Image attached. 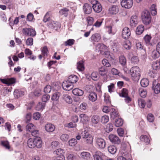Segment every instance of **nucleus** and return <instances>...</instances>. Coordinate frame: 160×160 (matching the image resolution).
Here are the masks:
<instances>
[{"instance_id": "9", "label": "nucleus", "mask_w": 160, "mask_h": 160, "mask_svg": "<svg viewBox=\"0 0 160 160\" xmlns=\"http://www.w3.org/2000/svg\"><path fill=\"white\" fill-rule=\"evenodd\" d=\"M92 8L94 11L96 12H100L102 9V7L100 2L97 1H95V3L93 4Z\"/></svg>"}, {"instance_id": "13", "label": "nucleus", "mask_w": 160, "mask_h": 160, "mask_svg": "<svg viewBox=\"0 0 160 160\" xmlns=\"http://www.w3.org/2000/svg\"><path fill=\"white\" fill-rule=\"evenodd\" d=\"M138 22V17L136 15H133L131 17L130 21V25L133 27H135Z\"/></svg>"}, {"instance_id": "35", "label": "nucleus", "mask_w": 160, "mask_h": 160, "mask_svg": "<svg viewBox=\"0 0 160 160\" xmlns=\"http://www.w3.org/2000/svg\"><path fill=\"white\" fill-rule=\"evenodd\" d=\"M42 54L43 57L47 56L49 52L48 48L46 46L42 47L41 49Z\"/></svg>"}, {"instance_id": "11", "label": "nucleus", "mask_w": 160, "mask_h": 160, "mask_svg": "<svg viewBox=\"0 0 160 160\" xmlns=\"http://www.w3.org/2000/svg\"><path fill=\"white\" fill-rule=\"evenodd\" d=\"M1 81L4 84L10 85L15 83L16 79L14 78H11L7 79H1Z\"/></svg>"}, {"instance_id": "17", "label": "nucleus", "mask_w": 160, "mask_h": 160, "mask_svg": "<svg viewBox=\"0 0 160 160\" xmlns=\"http://www.w3.org/2000/svg\"><path fill=\"white\" fill-rule=\"evenodd\" d=\"M93 160H104L103 154L100 152H97L93 156Z\"/></svg>"}, {"instance_id": "62", "label": "nucleus", "mask_w": 160, "mask_h": 160, "mask_svg": "<svg viewBox=\"0 0 160 160\" xmlns=\"http://www.w3.org/2000/svg\"><path fill=\"white\" fill-rule=\"evenodd\" d=\"M77 141L75 139L72 138L68 141L69 145L70 146H74L77 144Z\"/></svg>"}, {"instance_id": "23", "label": "nucleus", "mask_w": 160, "mask_h": 160, "mask_svg": "<svg viewBox=\"0 0 160 160\" xmlns=\"http://www.w3.org/2000/svg\"><path fill=\"white\" fill-rule=\"evenodd\" d=\"M68 80L73 84L74 83H76L78 81V78L75 75H72L68 77Z\"/></svg>"}, {"instance_id": "48", "label": "nucleus", "mask_w": 160, "mask_h": 160, "mask_svg": "<svg viewBox=\"0 0 160 160\" xmlns=\"http://www.w3.org/2000/svg\"><path fill=\"white\" fill-rule=\"evenodd\" d=\"M156 7V5L153 4L151 6L150 8L151 13L152 16H155L156 15L157 13Z\"/></svg>"}, {"instance_id": "59", "label": "nucleus", "mask_w": 160, "mask_h": 160, "mask_svg": "<svg viewBox=\"0 0 160 160\" xmlns=\"http://www.w3.org/2000/svg\"><path fill=\"white\" fill-rule=\"evenodd\" d=\"M54 153L56 155V156H61V155H64V152L63 150L59 148L57 149L54 152Z\"/></svg>"}, {"instance_id": "34", "label": "nucleus", "mask_w": 160, "mask_h": 160, "mask_svg": "<svg viewBox=\"0 0 160 160\" xmlns=\"http://www.w3.org/2000/svg\"><path fill=\"white\" fill-rule=\"evenodd\" d=\"M128 90L126 88H123L121 90V92L119 93V95L121 97H124L128 95Z\"/></svg>"}, {"instance_id": "7", "label": "nucleus", "mask_w": 160, "mask_h": 160, "mask_svg": "<svg viewBox=\"0 0 160 160\" xmlns=\"http://www.w3.org/2000/svg\"><path fill=\"white\" fill-rule=\"evenodd\" d=\"M131 32L129 28L127 27L124 28L122 32V38L125 39H127L129 38Z\"/></svg>"}, {"instance_id": "21", "label": "nucleus", "mask_w": 160, "mask_h": 160, "mask_svg": "<svg viewBox=\"0 0 160 160\" xmlns=\"http://www.w3.org/2000/svg\"><path fill=\"white\" fill-rule=\"evenodd\" d=\"M91 157L90 154L87 152H82L80 154L81 158L84 160H88Z\"/></svg>"}, {"instance_id": "44", "label": "nucleus", "mask_w": 160, "mask_h": 160, "mask_svg": "<svg viewBox=\"0 0 160 160\" xmlns=\"http://www.w3.org/2000/svg\"><path fill=\"white\" fill-rule=\"evenodd\" d=\"M60 93L58 92H56L54 93L51 99L53 101L58 100L60 96Z\"/></svg>"}, {"instance_id": "30", "label": "nucleus", "mask_w": 160, "mask_h": 160, "mask_svg": "<svg viewBox=\"0 0 160 160\" xmlns=\"http://www.w3.org/2000/svg\"><path fill=\"white\" fill-rule=\"evenodd\" d=\"M82 61H80L77 63V68L79 71H82L84 70L85 67Z\"/></svg>"}, {"instance_id": "58", "label": "nucleus", "mask_w": 160, "mask_h": 160, "mask_svg": "<svg viewBox=\"0 0 160 160\" xmlns=\"http://www.w3.org/2000/svg\"><path fill=\"white\" fill-rule=\"evenodd\" d=\"M97 47L100 51H102L103 50H105L107 48V46L103 44H98Z\"/></svg>"}, {"instance_id": "63", "label": "nucleus", "mask_w": 160, "mask_h": 160, "mask_svg": "<svg viewBox=\"0 0 160 160\" xmlns=\"http://www.w3.org/2000/svg\"><path fill=\"white\" fill-rule=\"evenodd\" d=\"M1 144L2 146L4 147L6 149H9L10 147L9 142L7 141H2Z\"/></svg>"}, {"instance_id": "38", "label": "nucleus", "mask_w": 160, "mask_h": 160, "mask_svg": "<svg viewBox=\"0 0 160 160\" xmlns=\"http://www.w3.org/2000/svg\"><path fill=\"white\" fill-rule=\"evenodd\" d=\"M63 99L68 103H71L72 102V99L70 96L68 94L63 95Z\"/></svg>"}, {"instance_id": "39", "label": "nucleus", "mask_w": 160, "mask_h": 160, "mask_svg": "<svg viewBox=\"0 0 160 160\" xmlns=\"http://www.w3.org/2000/svg\"><path fill=\"white\" fill-rule=\"evenodd\" d=\"M122 45L124 47L127 49H130L132 46L131 43L129 40L124 42Z\"/></svg>"}, {"instance_id": "22", "label": "nucleus", "mask_w": 160, "mask_h": 160, "mask_svg": "<svg viewBox=\"0 0 160 160\" xmlns=\"http://www.w3.org/2000/svg\"><path fill=\"white\" fill-rule=\"evenodd\" d=\"M150 57L153 59H156L160 56V53L158 52L157 50H153L151 53H150Z\"/></svg>"}, {"instance_id": "51", "label": "nucleus", "mask_w": 160, "mask_h": 160, "mask_svg": "<svg viewBox=\"0 0 160 160\" xmlns=\"http://www.w3.org/2000/svg\"><path fill=\"white\" fill-rule=\"evenodd\" d=\"M69 136L67 134H63L60 136V139L63 142H67L69 138Z\"/></svg>"}, {"instance_id": "28", "label": "nucleus", "mask_w": 160, "mask_h": 160, "mask_svg": "<svg viewBox=\"0 0 160 160\" xmlns=\"http://www.w3.org/2000/svg\"><path fill=\"white\" fill-rule=\"evenodd\" d=\"M111 118L114 119L118 115V113L114 108H112L110 110Z\"/></svg>"}, {"instance_id": "6", "label": "nucleus", "mask_w": 160, "mask_h": 160, "mask_svg": "<svg viewBox=\"0 0 160 160\" xmlns=\"http://www.w3.org/2000/svg\"><path fill=\"white\" fill-rule=\"evenodd\" d=\"M121 4L122 7L126 8H130L132 6L133 1V0H122Z\"/></svg>"}, {"instance_id": "41", "label": "nucleus", "mask_w": 160, "mask_h": 160, "mask_svg": "<svg viewBox=\"0 0 160 160\" xmlns=\"http://www.w3.org/2000/svg\"><path fill=\"white\" fill-rule=\"evenodd\" d=\"M108 150L110 153L112 154H115L117 151L116 147L113 145L109 146L108 147Z\"/></svg>"}, {"instance_id": "56", "label": "nucleus", "mask_w": 160, "mask_h": 160, "mask_svg": "<svg viewBox=\"0 0 160 160\" xmlns=\"http://www.w3.org/2000/svg\"><path fill=\"white\" fill-rule=\"evenodd\" d=\"M113 129V126L112 124L109 123L107 124L106 128V131L109 132L112 131Z\"/></svg>"}, {"instance_id": "50", "label": "nucleus", "mask_w": 160, "mask_h": 160, "mask_svg": "<svg viewBox=\"0 0 160 160\" xmlns=\"http://www.w3.org/2000/svg\"><path fill=\"white\" fill-rule=\"evenodd\" d=\"M138 104L140 108H143L145 107L146 102L143 99L139 98L138 99Z\"/></svg>"}, {"instance_id": "16", "label": "nucleus", "mask_w": 160, "mask_h": 160, "mask_svg": "<svg viewBox=\"0 0 160 160\" xmlns=\"http://www.w3.org/2000/svg\"><path fill=\"white\" fill-rule=\"evenodd\" d=\"M101 39L99 33H96L93 34L91 37V41L93 42H98Z\"/></svg>"}, {"instance_id": "4", "label": "nucleus", "mask_w": 160, "mask_h": 160, "mask_svg": "<svg viewBox=\"0 0 160 160\" xmlns=\"http://www.w3.org/2000/svg\"><path fill=\"white\" fill-rule=\"evenodd\" d=\"M48 25L50 28L54 29L56 31L59 29L61 27V24L59 22L52 20L49 21Z\"/></svg>"}, {"instance_id": "55", "label": "nucleus", "mask_w": 160, "mask_h": 160, "mask_svg": "<svg viewBox=\"0 0 160 160\" xmlns=\"http://www.w3.org/2000/svg\"><path fill=\"white\" fill-rule=\"evenodd\" d=\"M75 42L74 40L73 39H69L64 42V45L65 46H71L74 44Z\"/></svg>"}, {"instance_id": "61", "label": "nucleus", "mask_w": 160, "mask_h": 160, "mask_svg": "<svg viewBox=\"0 0 160 160\" xmlns=\"http://www.w3.org/2000/svg\"><path fill=\"white\" fill-rule=\"evenodd\" d=\"M86 20L88 23V26H91L92 25L94 19L92 17H87Z\"/></svg>"}, {"instance_id": "45", "label": "nucleus", "mask_w": 160, "mask_h": 160, "mask_svg": "<svg viewBox=\"0 0 160 160\" xmlns=\"http://www.w3.org/2000/svg\"><path fill=\"white\" fill-rule=\"evenodd\" d=\"M123 123V121L121 118H118L116 119L115 122V125L116 127H119L122 126Z\"/></svg>"}, {"instance_id": "53", "label": "nucleus", "mask_w": 160, "mask_h": 160, "mask_svg": "<svg viewBox=\"0 0 160 160\" xmlns=\"http://www.w3.org/2000/svg\"><path fill=\"white\" fill-rule=\"evenodd\" d=\"M82 122H86L88 121V117L85 114H81L79 116Z\"/></svg>"}, {"instance_id": "15", "label": "nucleus", "mask_w": 160, "mask_h": 160, "mask_svg": "<svg viewBox=\"0 0 160 160\" xmlns=\"http://www.w3.org/2000/svg\"><path fill=\"white\" fill-rule=\"evenodd\" d=\"M156 81V80L153 81V86L152 88L154 90V92L156 94H158L160 92V84L158 83H157Z\"/></svg>"}, {"instance_id": "20", "label": "nucleus", "mask_w": 160, "mask_h": 160, "mask_svg": "<svg viewBox=\"0 0 160 160\" xmlns=\"http://www.w3.org/2000/svg\"><path fill=\"white\" fill-rule=\"evenodd\" d=\"M119 11L118 7L117 6L112 5L109 9V12L111 14H116Z\"/></svg>"}, {"instance_id": "29", "label": "nucleus", "mask_w": 160, "mask_h": 160, "mask_svg": "<svg viewBox=\"0 0 160 160\" xmlns=\"http://www.w3.org/2000/svg\"><path fill=\"white\" fill-rule=\"evenodd\" d=\"M144 30V27L143 25H139L136 30V33L138 35H140L142 33Z\"/></svg>"}, {"instance_id": "36", "label": "nucleus", "mask_w": 160, "mask_h": 160, "mask_svg": "<svg viewBox=\"0 0 160 160\" xmlns=\"http://www.w3.org/2000/svg\"><path fill=\"white\" fill-rule=\"evenodd\" d=\"M139 92L140 96L143 98H145L147 95V92L146 90L142 88H139Z\"/></svg>"}, {"instance_id": "19", "label": "nucleus", "mask_w": 160, "mask_h": 160, "mask_svg": "<svg viewBox=\"0 0 160 160\" xmlns=\"http://www.w3.org/2000/svg\"><path fill=\"white\" fill-rule=\"evenodd\" d=\"M100 119V117L98 115H94L91 117V122L92 124L96 125L99 122Z\"/></svg>"}, {"instance_id": "18", "label": "nucleus", "mask_w": 160, "mask_h": 160, "mask_svg": "<svg viewBox=\"0 0 160 160\" xmlns=\"http://www.w3.org/2000/svg\"><path fill=\"white\" fill-rule=\"evenodd\" d=\"M119 62L122 67L127 66V60L123 55H120L119 57Z\"/></svg>"}, {"instance_id": "40", "label": "nucleus", "mask_w": 160, "mask_h": 160, "mask_svg": "<svg viewBox=\"0 0 160 160\" xmlns=\"http://www.w3.org/2000/svg\"><path fill=\"white\" fill-rule=\"evenodd\" d=\"M69 11V9L65 8L61 9L59 11V13L62 15H64L65 17H67L68 15Z\"/></svg>"}, {"instance_id": "60", "label": "nucleus", "mask_w": 160, "mask_h": 160, "mask_svg": "<svg viewBox=\"0 0 160 160\" xmlns=\"http://www.w3.org/2000/svg\"><path fill=\"white\" fill-rule=\"evenodd\" d=\"M109 120V118L108 116L107 115H104L102 116L101 118V122L103 124L107 123Z\"/></svg>"}, {"instance_id": "57", "label": "nucleus", "mask_w": 160, "mask_h": 160, "mask_svg": "<svg viewBox=\"0 0 160 160\" xmlns=\"http://www.w3.org/2000/svg\"><path fill=\"white\" fill-rule=\"evenodd\" d=\"M91 77L92 80L94 81H97L99 79L98 74L97 72H93L91 74Z\"/></svg>"}, {"instance_id": "33", "label": "nucleus", "mask_w": 160, "mask_h": 160, "mask_svg": "<svg viewBox=\"0 0 160 160\" xmlns=\"http://www.w3.org/2000/svg\"><path fill=\"white\" fill-rule=\"evenodd\" d=\"M27 144L28 147L30 148H33L35 147L34 143V139L30 138L27 141Z\"/></svg>"}, {"instance_id": "27", "label": "nucleus", "mask_w": 160, "mask_h": 160, "mask_svg": "<svg viewBox=\"0 0 160 160\" xmlns=\"http://www.w3.org/2000/svg\"><path fill=\"white\" fill-rule=\"evenodd\" d=\"M151 37L148 35H146L144 37V42L147 46L152 45V44L151 43Z\"/></svg>"}, {"instance_id": "2", "label": "nucleus", "mask_w": 160, "mask_h": 160, "mask_svg": "<svg viewBox=\"0 0 160 160\" xmlns=\"http://www.w3.org/2000/svg\"><path fill=\"white\" fill-rule=\"evenodd\" d=\"M142 22L144 24H149L151 20V17L150 12L147 10L144 11L142 13Z\"/></svg>"}, {"instance_id": "64", "label": "nucleus", "mask_w": 160, "mask_h": 160, "mask_svg": "<svg viewBox=\"0 0 160 160\" xmlns=\"http://www.w3.org/2000/svg\"><path fill=\"white\" fill-rule=\"evenodd\" d=\"M102 64L106 67H109L111 66V64L106 59H103L102 61Z\"/></svg>"}, {"instance_id": "31", "label": "nucleus", "mask_w": 160, "mask_h": 160, "mask_svg": "<svg viewBox=\"0 0 160 160\" xmlns=\"http://www.w3.org/2000/svg\"><path fill=\"white\" fill-rule=\"evenodd\" d=\"M141 141L148 144L150 142V139L148 137L145 135H142L140 138Z\"/></svg>"}, {"instance_id": "32", "label": "nucleus", "mask_w": 160, "mask_h": 160, "mask_svg": "<svg viewBox=\"0 0 160 160\" xmlns=\"http://www.w3.org/2000/svg\"><path fill=\"white\" fill-rule=\"evenodd\" d=\"M24 91L18 90H15L14 92V95L17 98L24 95Z\"/></svg>"}, {"instance_id": "37", "label": "nucleus", "mask_w": 160, "mask_h": 160, "mask_svg": "<svg viewBox=\"0 0 160 160\" xmlns=\"http://www.w3.org/2000/svg\"><path fill=\"white\" fill-rule=\"evenodd\" d=\"M149 81L147 79L144 78L142 79L140 82V84L143 87H147L149 84Z\"/></svg>"}, {"instance_id": "8", "label": "nucleus", "mask_w": 160, "mask_h": 160, "mask_svg": "<svg viewBox=\"0 0 160 160\" xmlns=\"http://www.w3.org/2000/svg\"><path fill=\"white\" fill-rule=\"evenodd\" d=\"M110 141L112 143L119 144L121 143V140L118 136L114 134H110L108 137Z\"/></svg>"}, {"instance_id": "12", "label": "nucleus", "mask_w": 160, "mask_h": 160, "mask_svg": "<svg viewBox=\"0 0 160 160\" xmlns=\"http://www.w3.org/2000/svg\"><path fill=\"white\" fill-rule=\"evenodd\" d=\"M46 131L48 132H53L55 129V127L54 125L52 123H47L44 127Z\"/></svg>"}, {"instance_id": "14", "label": "nucleus", "mask_w": 160, "mask_h": 160, "mask_svg": "<svg viewBox=\"0 0 160 160\" xmlns=\"http://www.w3.org/2000/svg\"><path fill=\"white\" fill-rule=\"evenodd\" d=\"M92 6L88 3H85L83 6V10L84 12L87 14H89L92 11Z\"/></svg>"}, {"instance_id": "1", "label": "nucleus", "mask_w": 160, "mask_h": 160, "mask_svg": "<svg viewBox=\"0 0 160 160\" xmlns=\"http://www.w3.org/2000/svg\"><path fill=\"white\" fill-rule=\"evenodd\" d=\"M132 79L134 81L138 80L140 76V69L137 66L132 67L130 70Z\"/></svg>"}, {"instance_id": "26", "label": "nucleus", "mask_w": 160, "mask_h": 160, "mask_svg": "<svg viewBox=\"0 0 160 160\" xmlns=\"http://www.w3.org/2000/svg\"><path fill=\"white\" fill-rule=\"evenodd\" d=\"M89 100L92 102H95L97 99V95L94 92L90 93L88 96Z\"/></svg>"}, {"instance_id": "49", "label": "nucleus", "mask_w": 160, "mask_h": 160, "mask_svg": "<svg viewBox=\"0 0 160 160\" xmlns=\"http://www.w3.org/2000/svg\"><path fill=\"white\" fill-rule=\"evenodd\" d=\"M80 135H81V137L83 139L86 138L90 135L89 132L85 130H82Z\"/></svg>"}, {"instance_id": "42", "label": "nucleus", "mask_w": 160, "mask_h": 160, "mask_svg": "<svg viewBox=\"0 0 160 160\" xmlns=\"http://www.w3.org/2000/svg\"><path fill=\"white\" fill-rule=\"evenodd\" d=\"M45 106V103L39 102L36 106V109L38 111L42 110L44 108Z\"/></svg>"}, {"instance_id": "54", "label": "nucleus", "mask_w": 160, "mask_h": 160, "mask_svg": "<svg viewBox=\"0 0 160 160\" xmlns=\"http://www.w3.org/2000/svg\"><path fill=\"white\" fill-rule=\"evenodd\" d=\"M139 61L138 57L136 56H133L131 59V63L134 64H138Z\"/></svg>"}, {"instance_id": "43", "label": "nucleus", "mask_w": 160, "mask_h": 160, "mask_svg": "<svg viewBox=\"0 0 160 160\" xmlns=\"http://www.w3.org/2000/svg\"><path fill=\"white\" fill-rule=\"evenodd\" d=\"M36 126L32 123L28 124L26 126L27 131L31 132L33 130L35 129Z\"/></svg>"}, {"instance_id": "25", "label": "nucleus", "mask_w": 160, "mask_h": 160, "mask_svg": "<svg viewBox=\"0 0 160 160\" xmlns=\"http://www.w3.org/2000/svg\"><path fill=\"white\" fill-rule=\"evenodd\" d=\"M72 92L74 95L78 96H82L84 93L82 90L78 88L74 89L73 90Z\"/></svg>"}, {"instance_id": "46", "label": "nucleus", "mask_w": 160, "mask_h": 160, "mask_svg": "<svg viewBox=\"0 0 160 160\" xmlns=\"http://www.w3.org/2000/svg\"><path fill=\"white\" fill-rule=\"evenodd\" d=\"M152 67L153 69L158 70L160 68V63L159 62L155 61L153 62L152 65Z\"/></svg>"}, {"instance_id": "24", "label": "nucleus", "mask_w": 160, "mask_h": 160, "mask_svg": "<svg viewBox=\"0 0 160 160\" xmlns=\"http://www.w3.org/2000/svg\"><path fill=\"white\" fill-rule=\"evenodd\" d=\"M34 143L35 147L38 148H40L42 146V141L40 138H35Z\"/></svg>"}, {"instance_id": "52", "label": "nucleus", "mask_w": 160, "mask_h": 160, "mask_svg": "<svg viewBox=\"0 0 160 160\" xmlns=\"http://www.w3.org/2000/svg\"><path fill=\"white\" fill-rule=\"evenodd\" d=\"M98 72L99 74L101 76H104L107 73V71L105 67H102L99 68Z\"/></svg>"}, {"instance_id": "10", "label": "nucleus", "mask_w": 160, "mask_h": 160, "mask_svg": "<svg viewBox=\"0 0 160 160\" xmlns=\"http://www.w3.org/2000/svg\"><path fill=\"white\" fill-rule=\"evenodd\" d=\"M96 143L98 147L100 148H104L105 147V140L102 138H98L96 139Z\"/></svg>"}, {"instance_id": "47", "label": "nucleus", "mask_w": 160, "mask_h": 160, "mask_svg": "<svg viewBox=\"0 0 160 160\" xmlns=\"http://www.w3.org/2000/svg\"><path fill=\"white\" fill-rule=\"evenodd\" d=\"M93 138L92 135H90L88 137L84 139V141L87 144H91L93 142Z\"/></svg>"}, {"instance_id": "3", "label": "nucleus", "mask_w": 160, "mask_h": 160, "mask_svg": "<svg viewBox=\"0 0 160 160\" xmlns=\"http://www.w3.org/2000/svg\"><path fill=\"white\" fill-rule=\"evenodd\" d=\"M23 33L28 36L34 37L36 35L35 31L31 28H25L22 30Z\"/></svg>"}, {"instance_id": "5", "label": "nucleus", "mask_w": 160, "mask_h": 160, "mask_svg": "<svg viewBox=\"0 0 160 160\" xmlns=\"http://www.w3.org/2000/svg\"><path fill=\"white\" fill-rule=\"evenodd\" d=\"M62 88L63 89L66 91H69L73 88V85L68 80L64 81L62 84Z\"/></svg>"}]
</instances>
